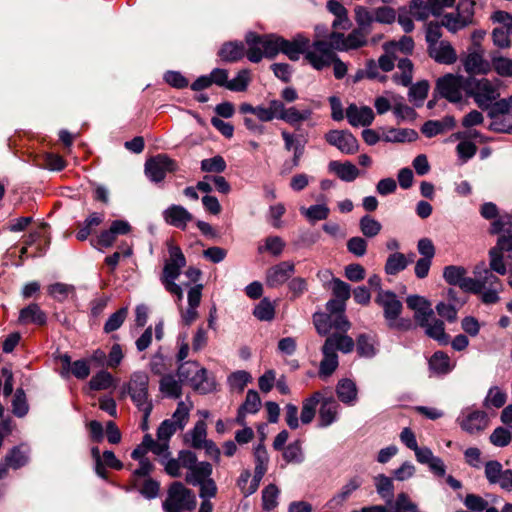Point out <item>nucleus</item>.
I'll return each instance as SVG.
<instances>
[{
	"label": "nucleus",
	"instance_id": "obj_1",
	"mask_svg": "<svg viewBox=\"0 0 512 512\" xmlns=\"http://www.w3.org/2000/svg\"><path fill=\"white\" fill-rule=\"evenodd\" d=\"M313 323L319 335H328L322 346L323 359L319 367V375L328 377L333 374L339 364L336 351L347 354L354 349V340L346 335L351 324L344 314L327 313H315Z\"/></svg>",
	"mask_w": 512,
	"mask_h": 512
},
{
	"label": "nucleus",
	"instance_id": "obj_3",
	"mask_svg": "<svg viewBox=\"0 0 512 512\" xmlns=\"http://www.w3.org/2000/svg\"><path fill=\"white\" fill-rule=\"evenodd\" d=\"M335 49L326 44V40L316 39L312 42V50L305 55V60L316 70H323L333 66L336 79L345 77L347 65L337 56Z\"/></svg>",
	"mask_w": 512,
	"mask_h": 512
},
{
	"label": "nucleus",
	"instance_id": "obj_26",
	"mask_svg": "<svg viewBox=\"0 0 512 512\" xmlns=\"http://www.w3.org/2000/svg\"><path fill=\"white\" fill-rule=\"evenodd\" d=\"M346 117L352 126H369L374 120V113L368 106L351 104L346 109Z\"/></svg>",
	"mask_w": 512,
	"mask_h": 512
},
{
	"label": "nucleus",
	"instance_id": "obj_60",
	"mask_svg": "<svg viewBox=\"0 0 512 512\" xmlns=\"http://www.w3.org/2000/svg\"><path fill=\"white\" fill-rule=\"evenodd\" d=\"M28 461L27 455L20 448L14 447L5 456L4 462L12 469H19Z\"/></svg>",
	"mask_w": 512,
	"mask_h": 512
},
{
	"label": "nucleus",
	"instance_id": "obj_64",
	"mask_svg": "<svg viewBox=\"0 0 512 512\" xmlns=\"http://www.w3.org/2000/svg\"><path fill=\"white\" fill-rule=\"evenodd\" d=\"M492 67L502 77L512 76V60L505 57H493Z\"/></svg>",
	"mask_w": 512,
	"mask_h": 512
},
{
	"label": "nucleus",
	"instance_id": "obj_33",
	"mask_svg": "<svg viewBox=\"0 0 512 512\" xmlns=\"http://www.w3.org/2000/svg\"><path fill=\"white\" fill-rule=\"evenodd\" d=\"M246 47L243 42L231 41L224 43L218 56L224 62H237L245 56Z\"/></svg>",
	"mask_w": 512,
	"mask_h": 512
},
{
	"label": "nucleus",
	"instance_id": "obj_27",
	"mask_svg": "<svg viewBox=\"0 0 512 512\" xmlns=\"http://www.w3.org/2000/svg\"><path fill=\"white\" fill-rule=\"evenodd\" d=\"M166 223L184 229L192 220V214L180 205H171L163 212Z\"/></svg>",
	"mask_w": 512,
	"mask_h": 512
},
{
	"label": "nucleus",
	"instance_id": "obj_53",
	"mask_svg": "<svg viewBox=\"0 0 512 512\" xmlns=\"http://www.w3.org/2000/svg\"><path fill=\"white\" fill-rule=\"evenodd\" d=\"M279 489L274 484H269L262 491V507L266 511L273 510L277 507V498Z\"/></svg>",
	"mask_w": 512,
	"mask_h": 512
},
{
	"label": "nucleus",
	"instance_id": "obj_5",
	"mask_svg": "<svg viewBox=\"0 0 512 512\" xmlns=\"http://www.w3.org/2000/svg\"><path fill=\"white\" fill-rule=\"evenodd\" d=\"M196 507L194 493L186 488L183 483L175 481L170 484L167 496L162 503L164 512L191 511Z\"/></svg>",
	"mask_w": 512,
	"mask_h": 512
},
{
	"label": "nucleus",
	"instance_id": "obj_9",
	"mask_svg": "<svg viewBox=\"0 0 512 512\" xmlns=\"http://www.w3.org/2000/svg\"><path fill=\"white\" fill-rule=\"evenodd\" d=\"M508 253L507 257L512 255V233H502L494 247L489 251V266L492 270L500 275H505L507 272L506 265L504 263V254Z\"/></svg>",
	"mask_w": 512,
	"mask_h": 512
},
{
	"label": "nucleus",
	"instance_id": "obj_42",
	"mask_svg": "<svg viewBox=\"0 0 512 512\" xmlns=\"http://www.w3.org/2000/svg\"><path fill=\"white\" fill-rule=\"evenodd\" d=\"M104 215L102 213L94 212L84 221L83 225L77 231L76 237L80 241H84L92 233L94 227L103 222Z\"/></svg>",
	"mask_w": 512,
	"mask_h": 512
},
{
	"label": "nucleus",
	"instance_id": "obj_57",
	"mask_svg": "<svg viewBox=\"0 0 512 512\" xmlns=\"http://www.w3.org/2000/svg\"><path fill=\"white\" fill-rule=\"evenodd\" d=\"M253 314L261 321H271L275 316V307L270 300L264 298L255 307Z\"/></svg>",
	"mask_w": 512,
	"mask_h": 512
},
{
	"label": "nucleus",
	"instance_id": "obj_36",
	"mask_svg": "<svg viewBox=\"0 0 512 512\" xmlns=\"http://www.w3.org/2000/svg\"><path fill=\"white\" fill-rule=\"evenodd\" d=\"M186 475L185 481L188 484L196 486L198 483L209 479L212 474V465L209 462L196 463Z\"/></svg>",
	"mask_w": 512,
	"mask_h": 512
},
{
	"label": "nucleus",
	"instance_id": "obj_8",
	"mask_svg": "<svg viewBox=\"0 0 512 512\" xmlns=\"http://www.w3.org/2000/svg\"><path fill=\"white\" fill-rule=\"evenodd\" d=\"M487 116L492 120L489 129L497 133H512V108L506 100L495 102Z\"/></svg>",
	"mask_w": 512,
	"mask_h": 512
},
{
	"label": "nucleus",
	"instance_id": "obj_41",
	"mask_svg": "<svg viewBox=\"0 0 512 512\" xmlns=\"http://www.w3.org/2000/svg\"><path fill=\"white\" fill-rule=\"evenodd\" d=\"M357 29L371 33L372 23L375 21L374 11L370 12L364 6H357L354 10Z\"/></svg>",
	"mask_w": 512,
	"mask_h": 512
},
{
	"label": "nucleus",
	"instance_id": "obj_28",
	"mask_svg": "<svg viewBox=\"0 0 512 512\" xmlns=\"http://www.w3.org/2000/svg\"><path fill=\"white\" fill-rule=\"evenodd\" d=\"M462 62L468 74H487L491 70L489 62L477 51L469 52Z\"/></svg>",
	"mask_w": 512,
	"mask_h": 512
},
{
	"label": "nucleus",
	"instance_id": "obj_39",
	"mask_svg": "<svg viewBox=\"0 0 512 512\" xmlns=\"http://www.w3.org/2000/svg\"><path fill=\"white\" fill-rule=\"evenodd\" d=\"M399 72L395 73L392 77L393 81L402 86H409L413 79V63L408 58L400 59L397 63Z\"/></svg>",
	"mask_w": 512,
	"mask_h": 512
},
{
	"label": "nucleus",
	"instance_id": "obj_31",
	"mask_svg": "<svg viewBox=\"0 0 512 512\" xmlns=\"http://www.w3.org/2000/svg\"><path fill=\"white\" fill-rule=\"evenodd\" d=\"M18 322L20 324H36L43 326L47 322L46 313L41 310L38 304L32 303L20 310Z\"/></svg>",
	"mask_w": 512,
	"mask_h": 512
},
{
	"label": "nucleus",
	"instance_id": "obj_21",
	"mask_svg": "<svg viewBox=\"0 0 512 512\" xmlns=\"http://www.w3.org/2000/svg\"><path fill=\"white\" fill-rule=\"evenodd\" d=\"M428 55L437 63L451 65L457 61V53L447 40L427 48Z\"/></svg>",
	"mask_w": 512,
	"mask_h": 512
},
{
	"label": "nucleus",
	"instance_id": "obj_56",
	"mask_svg": "<svg viewBox=\"0 0 512 512\" xmlns=\"http://www.w3.org/2000/svg\"><path fill=\"white\" fill-rule=\"evenodd\" d=\"M300 211L311 222L327 219L330 212L326 205H312L309 208L302 207Z\"/></svg>",
	"mask_w": 512,
	"mask_h": 512
},
{
	"label": "nucleus",
	"instance_id": "obj_19",
	"mask_svg": "<svg viewBox=\"0 0 512 512\" xmlns=\"http://www.w3.org/2000/svg\"><path fill=\"white\" fill-rule=\"evenodd\" d=\"M462 430L469 434H477L484 431L489 425V418L484 411H471L458 419Z\"/></svg>",
	"mask_w": 512,
	"mask_h": 512
},
{
	"label": "nucleus",
	"instance_id": "obj_37",
	"mask_svg": "<svg viewBox=\"0 0 512 512\" xmlns=\"http://www.w3.org/2000/svg\"><path fill=\"white\" fill-rule=\"evenodd\" d=\"M336 394L341 402L352 405L357 399L356 384L350 379H341L337 384Z\"/></svg>",
	"mask_w": 512,
	"mask_h": 512
},
{
	"label": "nucleus",
	"instance_id": "obj_12",
	"mask_svg": "<svg viewBox=\"0 0 512 512\" xmlns=\"http://www.w3.org/2000/svg\"><path fill=\"white\" fill-rule=\"evenodd\" d=\"M169 259L165 262L163 272L161 275V281L176 280L179 275L181 268L186 265V259L179 246L173 243H168Z\"/></svg>",
	"mask_w": 512,
	"mask_h": 512
},
{
	"label": "nucleus",
	"instance_id": "obj_62",
	"mask_svg": "<svg viewBox=\"0 0 512 512\" xmlns=\"http://www.w3.org/2000/svg\"><path fill=\"white\" fill-rule=\"evenodd\" d=\"M283 458L286 462L300 463L303 460V453L301 442L299 440L290 443L287 447L283 448Z\"/></svg>",
	"mask_w": 512,
	"mask_h": 512
},
{
	"label": "nucleus",
	"instance_id": "obj_52",
	"mask_svg": "<svg viewBox=\"0 0 512 512\" xmlns=\"http://www.w3.org/2000/svg\"><path fill=\"white\" fill-rule=\"evenodd\" d=\"M144 445L148 446L149 451L153 452L157 456H161V459L166 460L170 455L169 443L165 441L154 440L150 434L144 436Z\"/></svg>",
	"mask_w": 512,
	"mask_h": 512
},
{
	"label": "nucleus",
	"instance_id": "obj_44",
	"mask_svg": "<svg viewBox=\"0 0 512 512\" xmlns=\"http://www.w3.org/2000/svg\"><path fill=\"white\" fill-rule=\"evenodd\" d=\"M376 341L374 337L360 334L356 340V349L361 357H373L376 354Z\"/></svg>",
	"mask_w": 512,
	"mask_h": 512
},
{
	"label": "nucleus",
	"instance_id": "obj_13",
	"mask_svg": "<svg viewBox=\"0 0 512 512\" xmlns=\"http://www.w3.org/2000/svg\"><path fill=\"white\" fill-rule=\"evenodd\" d=\"M325 140L345 154H354L359 149L357 139L345 130H331L325 134Z\"/></svg>",
	"mask_w": 512,
	"mask_h": 512
},
{
	"label": "nucleus",
	"instance_id": "obj_63",
	"mask_svg": "<svg viewBox=\"0 0 512 512\" xmlns=\"http://www.w3.org/2000/svg\"><path fill=\"white\" fill-rule=\"evenodd\" d=\"M249 82H250L249 71L246 69H243L238 72L237 76L234 79L228 80L227 89L231 90V91L242 92L247 89Z\"/></svg>",
	"mask_w": 512,
	"mask_h": 512
},
{
	"label": "nucleus",
	"instance_id": "obj_18",
	"mask_svg": "<svg viewBox=\"0 0 512 512\" xmlns=\"http://www.w3.org/2000/svg\"><path fill=\"white\" fill-rule=\"evenodd\" d=\"M375 302L383 308L386 322L398 318L402 311V303L391 291H380Z\"/></svg>",
	"mask_w": 512,
	"mask_h": 512
},
{
	"label": "nucleus",
	"instance_id": "obj_14",
	"mask_svg": "<svg viewBox=\"0 0 512 512\" xmlns=\"http://www.w3.org/2000/svg\"><path fill=\"white\" fill-rule=\"evenodd\" d=\"M466 275L467 270L463 266L448 265L443 269V278L449 285L459 286L465 292L475 290L474 279Z\"/></svg>",
	"mask_w": 512,
	"mask_h": 512
},
{
	"label": "nucleus",
	"instance_id": "obj_58",
	"mask_svg": "<svg viewBox=\"0 0 512 512\" xmlns=\"http://www.w3.org/2000/svg\"><path fill=\"white\" fill-rule=\"evenodd\" d=\"M441 25L452 33H456L468 26V24H464L462 16H460L457 11L455 13L444 14L441 19Z\"/></svg>",
	"mask_w": 512,
	"mask_h": 512
},
{
	"label": "nucleus",
	"instance_id": "obj_34",
	"mask_svg": "<svg viewBox=\"0 0 512 512\" xmlns=\"http://www.w3.org/2000/svg\"><path fill=\"white\" fill-rule=\"evenodd\" d=\"M425 329V334L438 341L440 344L446 345L449 342V336L445 333L444 322L434 316L430 320H426V325H419Z\"/></svg>",
	"mask_w": 512,
	"mask_h": 512
},
{
	"label": "nucleus",
	"instance_id": "obj_61",
	"mask_svg": "<svg viewBox=\"0 0 512 512\" xmlns=\"http://www.w3.org/2000/svg\"><path fill=\"white\" fill-rule=\"evenodd\" d=\"M507 399V395L504 391H502L499 387L494 386L489 389L488 394L484 400V405L486 407H502Z\"/></svg>",
	"mask_w": 512,
	"mask_h": 512
},
{
	"label": "nucleus",
	"instance_id": "obj_46",
	"mask_svg": "<svg viewBox=\"0 0 512 512\" xmlns=\"http://www.w3.org/2000/svg\"><path fill=\"white\" fill-rule=\"evenodd\" d=\"M190 409L191 406L187 405L184 401H180L172 417L167 420L172 422L179 430H183L189 420Z\"/></svg>",
	"mask_w": 512,
	"mask_h": 512
},
{
	"label": "nucleus",
	"instance_id": "obj_54",
	"mask_svg": "<svg viewBox=\"0 0 512 512\" xmlns=\"http://www.w3.org/2000/svg\"><path fill=\"white\" fill-rule=\"evenodd\" d=\"M206 435V424L204 421L199 420L190 432L191 446L196 449H201L203 445L208 442Z\"/></svg>",
	"mask_w": 512,
	"mask_h": 512
},
{
	"label": "nucleus",
	"instance_id": "obj_40",
	"mask_svg": "<svg viewBox=\"0 0 512 512\" xmlns=\"http://www.w3.org/2000/svg\"><path fill=\"white\" fill-rule=\"evenodd\" d=\"M321 401V393L315 392L311 397L305 399L302 404L300 419L303 424H309L315 417L316 407Z\"/></svg>",
	"mask_w": 512,
	"mask_h": 512
},
{
	"label": "nucleus",
	"instance_id": "obj_24",
	"mask_svg": "<svg viewBox=\"0 0 512 512\" xmlns=\"http://www.w3.org/2000/svg\"><path fill=\"white\" fill-rule=\"evenodd\" d=\"M492 269L486 268L485 264L482 263L481 270L477 266L474 273L476 275V278L474 279V282L476 283L475 290H471V293L479 294L483 290L487 288H501V282L500 279L492 273Z\"/></svg>",
	"mask_w": 512,
	"mask_h": 512
},
{
	"label": "nucleus",
	"instance_id": "obj_38",
	"mask_svg": "<svg viewBox=\"0 0 512 512\" xmlns=\"http://www.w3.org/2000/svg\"><path fill=\"white\" fill-rule=\"evenodd\" d=\"M181 383L172 374H166L159 381V389L165 396L177 399L182 395Z\"/></svg>",
	"mask_w": 512,
	"mask_h": 512
},
{
	"label": "nucleus",
	"instance_id": "obj_22",
	"mask_svg": "<svg viewBox=\"0 0 512 512\" xmlns=\"http://www.w3.org/2000/svg\"><path fill=\"white\" fill-rule=\"evenodd\" d=\"M131 231V226L127 221L115 220L108 230L102 231L97 238V245L101 247H111L118 235H126Z\"/></svg>",
	"mask_w": 512,
	"mask_h": 512
},
{
	"label": "nucleus",
	"instance_id": "obj_10",
	"mask_svg": "<svg viewBox=\"0 0 512 512\" xmlns=\"http://www.w3.org/2000/svg\"><path fill=\"white\" fill-rule=\"evenodd\" d=\"M466 78L459 75L447 74L437 80L439 94L450 102L457 103L465 93Z\"/></svg>",
	"mask_w": 512,
	"mask_h": 512
},
{
	"label": "nucleus",
	"instance_id": "obj_45",
	"mask_svg": "<svg viewBox=\"0 0 512 512\" xmlns=\"http://www.w3.org/2000/svg\"><path fill=\"white\" fill-rule=\"evenodd\" d=\"M282 37L267 34L262 35V44H263V57L266 58H274L279 52H281V43Z\"/></svg>",
	"mask_w": 512,
	"mask_h": 512
},
{
	"label": "nucleus",
	"instance_id": "obj_2",
	"mask_svg": "<svg viewBox=\"0 0 512 512\" xmlns=\"http://www.w3.org/2000/svg\"><path fill=\"white\" fill-rule=\"evenodd\" d=\"M501 81L497 78L469 76L466 78L465 94L472 98L481 110L490 111L496 101L500 100Z\"/></svg>",
	"mask_w": 512,
	"mask_h": 512
},
{
	"label": "nucleus",
	"instance_id": "obj_47",
	"mask_svg": "<svg viewBox=\"0 0 512 512\" xmlns=\"http://www.w3.org/2000/svg\"><path fill=\"white\" fill-rule=\"evenodd\" d=\"M429 367L437 374H445L450 370V359L444 352H435L429 360Z\"/></svg>",
	"mask_w": 512,
	"mask_h": 512
},
{
	"label": "nucleus",
	"instance_id": "obj_49",
	"mask_svg": "<svg viewBox=\"0 0 512 512\" xmlns=\"http://www.w3.org/2000/svg\"><path fill=\"white\" fill-rule=\"evenodd\" d=\"M277 104H280V100H271L268 107L256 106L255 115L260 121L269 122L273 119H279V109Z\"/></svg>",
	"mask_w": 512,
	"mask_h": 512
},
{
	"label": "nucleus",
	"instance_id": "obj_59",
	"mask_svg": "<svg viewBox=\"0 0 512 512\" xmlns=\"http://www.w3.org/2000/svg\"><path fill=\"white\" fill-rule=\"evenodd\" d=\"M136 488L145 498L154 499L159 495L160 483L151 477H147L142 483L139 482V485Z\"/></svg>",
	"mask_w": 512,
	"mask_h": 512
},
{
	"label": "nucleus",
	"instance_id": "obj_7",
	"mask_svg": "<svg viewBox=\"0 0 512 512\" xmlns=\"http://www.w3.org/2000/svg\"><path fill=\"white\" fill-rule=\"evenodd\" d=\"M369 33L360 29H353L349 34L345 35L341 32H331L328 35L326 44L334 48L336 51H350L365 47L368 44Z\"/></svg>",
	"mask_w": 512,
	"mask_h": 512
},
{
	"label": "nucleus",
	"instance_id": "obj_51",
	"mask_svg": "<svg viewBox=\"0 0 512 512\" xmlns=\"http://www.w3.org/2000/svg\"><path fill=\"white\" fill-rule=\"evenodd\" d=\"M114 379L111 373L107 371H100L90 379L89 385L92 390H106L113 386Z\"/></svg>",
	"mask_w": 512,
	"mask_h": 512
},
{
	"label": "nucleus",
	"instance_id": "obj_20",
	"mask_svg": "<svg viewBox=\"0 0 512 512\" xmlns=\"http://www.w3.org/2000/svg\"><path fill=\"white\" fill-rule=\"evenodd\" d=\"M408 308L415 312L414 319L418 325H426V320L434 316L431 303L424 297L418 295L408 296L406 299Z\"/></svg>",
	"mask_w": 512,
	"mask_h": 512
},
{
	"label": "nucleus",
	"instance_id": "obj_55",
	"mask_svg": "<svg viewBox=\"0 0 512 512\" xmlns=\"http://www.w3.org/2000/svg\"><path fill=\"white\" fill-rule=\"evenodd\" d=\"M128 315V309L126 307L120 308L114 312L104 324L103 330L105 333H111L119 329L124 323Z\"/></svg>",
	"mask_w": 512,
	"mask_h": 512
},
{
	"label": "nucleus",
	"instance_id": "obj_25",
	"mask_svg": "<svg viewBox=\"0 0 512 512\" xmlns=\"http://www.w3.org/2000/svg\"><path fill=\"white\" fill-rule=\"evenodd\" d=\"M254 457H255V469H254V476L251 480V488H250L249 492L257 491L259 484L267 471V465H268V461H269L267 451H266L265 447L261 444H259L255 448Z\"/></svg>",
	"mask_w": 512,
	"mask_h": 512
},
{
	"label": "nucleus",
	"instance_id": "obj_30",
	"mask_svg": "<svg viewBox=\"0 0 512 512\" xmlns=\"http://www.w3.org/2000/svg\"><path fill=\"white\" fill-rule=\"evenodd\" d=\"M245 56L253 63H259L263 59L262 35L249 32L245 36Z\"/></svg>",
	"mask_w": 512,
	"mask_h": 512
},
{
	"label": "nucleus",
	"instance_id": "obj_32",
	"mask_svg": "<svg viewBox=\"0 0 512 512\" xmlns=\"http://www.w3.org/2000/svg\"><path fill=\"white\" fill-rule=\"evenodd\" d=\"M321 406L319 409V425L327 427L331 425L337 418L339 404L333 397L321 398Z\"/></svg>",
	"mask_w": 512,
	"mask_h": 512
},
{
	"label": "nucleus",
	"instance_id": "obj_4",
	"mask_svg": "<svg viewBox=\"0 0 512 512\" xmlns=\"http://www.w3.org/2000/svg\"><path fill=\"white\" fill-rule=\"evenodd\" d=\"M177 375L183 384L189 385L200 394H207L215 390L214 379L210 378L207 370L196 361L182 362L178 366Z\"/></svg>",
	"mask_w": 512,
	"mask_h": 512
},
{
	"label": "nucleus",
	"instance_id": "obj_15",
	"mask_svg": "<svg viewBox=\"0 0 512 512\" xmlns=\"http://www.w3.org/2000/svg\"><path fill=\"white\" fill-rule=\"evenodd\" d=\"M279 109V120L284 121L295 129L311 120L313 111L310 108L298 109L296 106L286 107L282 101L277 104Z\"/></svg>",
	"mask_w": 512,
	"mask_h": 512
},
{
	"label": "nucleus",
	"instance_id": "obj_43",
	"mask_svg": "<svg viewBox=\"0 0 512 512\" xmlns=\"http://www.w3.org/2000/svg\"><path fill=\"white\" fill-rule=\"evenodd\" d=\"M408 264L409 261L404 254L399 252L390 254L386 260L385 272L388 275H395L404 270Z\"/></svg>",
	"mask_w": 512,
	"mask_h": 512
},
{
	"label": "nucleus",
	"instance_id": "obj_11",
	"mask_svg": "<svg viewBox=\"0 0 512 512\" xmlns=\"http://www.w3.org/2000/svg\"><path fill=\"white\" fill-rule=\"evenodd\" d=\"M177 169L176 162L165 154H159L145 163V173L153 182H161L168 172Z\"/></svg>",
	"mask_w": 512,
	"mask_h": 512
},
{
	"label": "nucleus",
	"instance_id": "obj_50",
	"mask_svg": "<svg viewBox=\"0 0 512 512\" xmlns=\"http://www.w3.org/2000/svg\"><path fill=\"white\" fill-rule=\"evenodd\" d=\"M47 291L55 300L63 302L75 292V288L73 285L57 282L49 285Z\"/></svg>",
	"mask_w": 512,
	"mask_h": 512
},
{
	"label": "nucleus",
	"instance_id": "obj_16",
	"mask_svg": "<svg viewBox=\"0 0 512 512\" xmlns=\"http://www.w3.org/2000/svg\"><path fill=\"white\" fill-rule=\"evenodd\" d=\"M280 43L281 52L292 61L299 60L302 54L305 56L308 51L312 50L310 40L301 34H298L292 40H286L282 37Z\"/></svg>",
	"mask_w": 512,
	"mask_h": 512
},
{
	"label": "nucleus",
	"instance_id": "obj_17",
	"mask_svg": "<svg viewBox=\"0 0 512 512\" xmlns=\"http://www.w3.org/2000/svg\"><path fill=\"white\" fill-rule=\"evenodd\" d=\"M295 273V264L291 261H283L272 267L266 272V284L275 288L284 284Z\"/></svg>",
	"mask_w": 512,
	"mask_h": 512
},
{
	"label": "nucleus",
	"instance_id": "obj_48",
	"mask_svg": "<svg viewBox=\"0 0 512 512\" xmlns=\"http://www.w3.org/2000/svg\"><path fill=\"white\" fill-rule=\"evenodd\" d=\"M359 227L362 234L368 238L377 236L382 229L381 223L370 215H365L360 219Z\"/></svg>",
	"mask_w": 512,
	"mask_h": 512
},
{
	"label": "nucleus",
	"instance_id": "obj_35",
	"mask_svg": "<svg viewBox=\"0 0 512 512\" xmlns=\"http://www.w3.org/2000/svg\"><path fill=\"white\" fill-rule=\"evenodd\" d=\"M329 168L333 171L342 181L352 182L359 177L360 171L351 162L346 161L344 163L338 161H332L329 164Z\"/></svg>",
	"mask_w": 512,
	"mask_h": 512
},
{
	"label": "nucleus",
	"instance_id": "obj_29",
	"mask_svg": "<svg viewBox=\"0 0 512 512\" xmlns=\"http://www.w3.org/2000/svg\"><path fill=\"white\" fill-rule=\"evenodd\" d=\"M456 125L455 119L452 116H445L441 120L426 121L422 127L421 132L428 138H432L438 134L453 129Z\"/></svg>",
	"mask_w": 512,
	"mask_h": 512
},
{
	"label": "nucleus",
	"instance_id": "obj_23",
	"mask_svg": "<svg viewBox=\"0 0 512 512\" xmlns=\"http://www.w3.org/2000/svg\"><path fill=\"white\" fill-rule=\"evenodd\" d=\"M417 461L421 464H426L430 470L437 476L442 477L445 475L446 467L443 460L433 454L428 447H417L414 450Z\"/></svg>",
	"mask_w": 512,
	"mask_h": 512
},
{
	"label": "nucleus",
	"instance_id": "obj_6",
	"mask_svg": "<svg viewBox=\"0 0 512 512\" xmlns=\"http://www.w3.org/2000/svg\"><path fill=\"white\" fill-rule=\"evenodd\" d=\"M148 384V376L142 372L134 373L128 383V392L133 402L143 412L145 422L153 408L152 402L148 399Z\"/></svg>",
	"mask_w": 512,
	"mask_h": 512
}]
</instances>
